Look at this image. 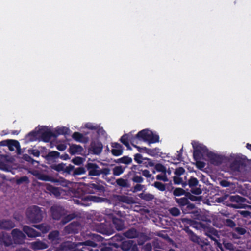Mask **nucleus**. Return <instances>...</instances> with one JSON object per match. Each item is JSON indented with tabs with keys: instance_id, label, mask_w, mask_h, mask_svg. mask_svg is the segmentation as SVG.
<instances>
[{
	"instance_id": "nucleus-20",
	"label": "nucleus",
	"mask_w": 251,
	"mask_h": 251,
	"mask_svg": "<svg viewBox=\"0 0 251 251\" xmlns=\"http://www.w3.org/2000/svg\"><path fill=\"white\" fill-rule=\"evenodd\" d=\"M116 200L119 202L125 203L127 204H132L135 203L134 199L131 197L123 195L116 196Z\"/></svg>"
},
{
	"instance_id": "nucleus-33",
	"label": "nucleus",
	"mask_w": 251,
	"mask_h": 251,
	"mask_svg": "<svg viewBox=\"0 0 251 251\" xmlns=\"http://www.w3.org/2000/svg\"><path fill=\"white\" fill-rule=\"evenodd\" d=\"M33 226L40 230L44 234L48 232L50 229V226L45 223L39 225H34Z\"/></svg>"
},
{
	"instance_id": "nucleus-21",
	"label": "nucleus",
	"mask_w": 251,
	"mask_h": 251,
	"mask_svg": "<svg viewBox=\"0 0 251 251\" xmlns=\"http://www.w3.org/2000/svg\"><path fill=\"white\" fill-rule=\"evenodd\" d=\"M0 243L6 247H8L12 244L11 236L7 233L2 232L0 235Z\"/></svg>"
},
{
	"instance_id": "nucleus-43",
	"label": "nucleus",
	"mask_w": 251,
	"mask_h": 251,
	"mask_svg": "<svg viewBox=\"0 0 251 251\" xmlns=\"http://www.w3.org/2000/svg\"><path fill=\"white\" fill-rule=\"evenodd\" d=\"M152 186L160 191H164L166 190V184L159 181H155Z\"/></svg>"
},
{
	"instance_id": "nucleus-44",
	"label": "nucleus",
	"mask_w": 251,
	"mask_h": 251,
	"mask_svg": "<svg viewBox=\"0 0 251 251\" xmlns=\"http://www.w3.org/2000/svg\"><path fill=\"white\" fill-rule=\"evenodd\" d=\"M223 222L226 226L230 228H234L236 226L235 222L230 219H224Z\"/></svg>"
},
{
	"instance_id": "nucleus-6",
	"label": "nucleus",
	"mask_w": 251,
	"mask_h": 251,
	"mask_svg": "<svg viewBox=\"0 0 251 251\" xmlns=\"http://www.w3.org/2000/svg\"><path fill=\"white\" fill-rule=\"evenodd\" d=\"M192 145L194 148L193 158L195 161L200 160L203 157V153L205 154L208 151V149L205 146L199 143L198 142L193 141Z\"/></svg>"
},
{
	"instance_id": "nucleus-59",
	"label": "nucleus",
	"mask_w": 251,
	"mask_h": 251,
	"mask_svg": "<svg viewBox=\"0 0 251 251\" xmlns=\"http://www.w3.org/2000/svg\"><path fill=\"white\" fill-rule=\"evenodd\" d=\"M28 152L30 154H32L35 157H39L40 155V151L37 149H29Z\"/></svg>"
},
{
	"instance_id": "nucleus-18",
	"label": "nucleus",
	"mask_w": 251,
	"mask_h": 251,
	"mask_svg": "<svg viewBox=\"0 0 251 251\" xmlns=\"http://www.w3.org/2000/svg\"><path fill=\"white\" fill-rule=\"evenodd\" d=\"M103 149L102 144L99 141H93L90 147V152L95 155H99L101 153Z\"/></svg>"
},
{
	"instance_id": "nucleus-22",
	"label": "nucleus",
	"mask_w": 251,
	"mask_h": 251,
	"mask_svg": "<svg viewBox=\"0 0 251 251\" xmlns=\"http://www.w3.org/2000/svg\"><path fill=\"white\" fill-rule=\"evenodd\" d=\"M23 231L29 237H36L41 236V233L37 231L34 229L29 227L28 226H25L23 228Z\"/></svg>"
},
{
	"instance_id": "nucleus-8",
	"label": "nucleus",
	"mask_w": 251,
	"mask_h": 251,
	"mask_svg": "<svg viewBox=\"0 0 251 251\" xmlns=\"http://www.w3.org/2000/svg\"><path fill=\"white\" fill-rule=\"evenodd\" d=\"M226 198H228V200L230 201L233 202H236V204H231V207L234 208H240V206L239 205L241 204L242 203H244L246 201V199L244 197L239 195H231V196H225L224 197H221L218 198L219 202H224Z\"/></svg>"
},
{
	"instance_id": "nucleus-56",
	"label": "nucleus",
	"mask_w": 251,
	"mask_h": 251,
	"mask_svg": "<svg viewBox=\"0 0 251 251\" xmlns=\"http://www.w3.org/2000/svg\"><path fill=\"white\" fill-rule=\"evenodd\" d=\"M144 160L146 161H145L144 163V164L145 165L146 167H153L154 166V163L151 159L148 158H144Z\"/></svg>"
},
{
	"instance_id": "nucleus-42",
	"label": "nucleus",
	"mask_w": 251,
	"mask_h": 251,
	"mask_svg": "<svg viewBox=\"0 0 251 251\" xmlns=\"http://www.w3.org/2000/svg\"><path fill=\"white\" fill-rule=\"evenodd\" d=\"M70 129L69 128L66 127H61L58 128L56 130V133L58 135H69L70 133Z\"/></svg>"
},
{
	"instance_id": "nucleus-10",
	"label": "nucleus",
	"mask_w": 251,
	"mask_h": 251,
	"mask_svg": "<svg viewBox=\"0 0 251 251\" xmlns=\"http://www.w3.org/2000/svg\"><path fill=\"white\" fill-rule=\"evenodd\" d=\"M234 160L230 164V168L233 171L240 172L241 169L246 166L244 158L239 155H235Z\"/></svg>"
},
{
	"instance_id": "nucleus-50",
	"label": "nucleus",
	"mask_w": 251,
	"mask_h": 251,
	"mask_svg": "<svg viewBox=\"0 0 251 251\" xmlns=\"http://www.w3.org/2000/svg\"><path fill=\"white\" fill-rule=\"evenodd\" d=\"M170 214L173 216H178L180 214V210L177 207H172L169 209Z\"/></svg>"
},
{
	"instance_id": "nucleus-35",
	"label": "nucleus",
	"mask_w": 251,
	"mask_h": 251,
	"mask_svg": "<svg viewBox=\"0 0 251 251\" xmlns=\"http://www.w3.org/2000/svg\"><path fill=\"white\" fill-rule=\"evenodd\" d=\"M221 244L225 251V249H226L229 251H235V247L234 245L232 243L227 241L226 240L223 239Z\"/></svg>"
},
{
	"instance_id": "nucleus-54",
	"label": "nucleus",
	"mask_w": 251,
	"mask_h": 251,
	"mask_svg": "<svg viewBox=\"0 0 251 251\" xmlns=\"http://www.w3.org/2000/svg\"><path fill=\"white\" fill-rule=\"evenodd\" d=\"M111 153L115 156H119L121 155L123 153V149H112L111 151Z\"/></svg>"
},
{
	"instance_id": "nucleus-12",
	"label": "nucleus",
	"mask_w": 251,
	"mask_h": 251,
	"mask_svg": "<svg viewBox=\"0 0 251 251\" xmlns=\"http://www.w3.org/2000/svg\"><path fill=\"white\" fill-rule=\"evenodd\" d=\"M105 190L104 186L99 183L87 184V191L89 194L102 193Z\"/></svg>"
},
{
	"instance_id": "nucleus-53",
	"label": "nucleus",
	"mask_w": 251,
	"mask_h": 251,
	"mask_svg": "<svg viewBox=\"0 0 251 251\" xmlns=\"http://www.w3.org/2000/svg\"><path fill=\"white\" fill-rule=\"evenodd\" d=\"M84 159L81 157H75L72 160V162L76 165H80L83 162Z\"/></svg>"
},
{
	"instance_id": "nucleus-9",
	"label": "nucleus",
	"mask_w": 251,
	"mask_h": 251,
	"mask_svg": "<svg viewBox=\"0 0 251 251\" xmlns=\"http://www.w3.org/2000/svg\"><path fill=\"white\" fill-rule=\"evenodd\" d=\"M50 215L53 219L59 220L67 213L64 207L58 204H54L50 208Z\"/></svg>"
},
{
	"instance_id": "nucleus-32",
	"label": "nucleus",
	"mask_w": 251,
	"mask_h": 251,
	"mask_svg": "<svg viewBox=\"0 0 251 251\" xmlns=\"http://www.w3.org/2000/svg\"><path fill=\"white\" fill-rule=\"evenodd\" d=\"M60 153L57 151H51L48 152V153L45 156V158L48 161H52L54 159H57L59 158Z\"/></svg>"
},
{
	"instance_id": "nucleus-13",
	"label": "nucleus",
	"mask_w": 251,
	"mask_h": 251,
	"mask_svg": "<svg viewBox=\"0 0 251 251\" xmlns=\"http://www.w3.org/2000/svg\"><path fill=\"white\" fill-rule=\"evenodd\" d=\"M206 156L209 158L210 162L215 165L221 164L224 160L223 156L215 154L209 150L206 153Z\"/></svg>"
},
{
	"instance_id": "nucleus-47",
	"label": "nucleus",
	"mask_w": 251,
	"mask_h": 251,
	"mask_svg": "<svg viewBox=\"0 0 251 251\" xmlns=\"http://www.w3.org/2000/svg\"><path fill=\"white\" fill-rule=\"evenodd\" d=\"M198 183L199 181L197 178L193 176L190 177L188 182V184L190 188L197 186Z\"/></svg>"
},
{
	"instance_id": "nucleus-55",
	"label": "nucleus",
	"mask_w": 251,
	"mask_h": 251,
	"mask_svg": "<svg viewBox=\"0 0 251 251\" xmlns=\"http://www.w3.org/2000/svg\"><path fill=\"white\" fill-rule=\"evenodd\" d=\"M85 126L86 128L90 130H95L99 127V125L94 124L91 123H87L85 124Z\"/></svg>"
},
{
	"instance_id": "nucleus-40",
	"label": "nucleus",
	"mask_w": 251,
	"mask_h": 251,
	"mask_svg": "<svg viewBox=\"0 0 251 251\" xmlns=\"http://www.w3.org/2000/svg\"><path fill=\"white\" fill-rule=\"evenodd\" d=\"M126 167H123L122 166H115L113 169V174L115 176H119L123 174L126 169Z\"/></svg>"
},
{
	"instance_id": "nucleus-36",
	"label": "nucleus",
	"mask_w": 251,
	"mask_h": 251,
	"mask_svg": "<svg viewBox=\"0 0 251 251\" xmlns=\"http://www.w3.org/2000/svg\"><path fill=\"white\" fill-rule=\"evenodd\" d=\"M139 198L145 201H151L154 199V196L151 194L143 192L138 195Z\"/></svg>"
},
{
	"instance_id": "nucleus-28",
	"label": "nucleus",
	"mask_w": 251,
	"mask_h": 251,
	"mask_svg": "<svg viewBox=\"0 0 251 251\" xmlns=\"http://www.w3.org/2000/svg\"><path fill=\"white\" fill-rule=\"evenodd\" d=\"M134 147L137 148L138 151L140 152H146L148 154L152 156H154L156 155V149H149L145 147H140L137 145L134 146Z\"/></svg>"
},
{
	"instance_id": "nucleus-14",
	"label": "nucleus",
	"mask_w": 251,
	"mask_h": 251,
	"mask_svg": "<svg viewBox=\"0 0 251 251\" xmlns=\"http://www.w3.org/2000/svg\"><path fill=\"white\" fill-rule=\"evenodd\" d=\"M11 234L15 244H22L26 238V236L17 228L13 229Z\"/></svg>"
},
{
	"instance_id": "nucleus-63",
	"label": "nucleus",
	"mask_w": 251,
	"mask_h": 251,
	"mask_svg": "<svg viewBox=\"0 0 251 251\" xmlns=\"http://www.w3.org/2000/svg\"><path fill=\"white\" fill-rule=\"evenodd\" d=\"M97 134L99 136H102L105 137L106 135V133L105 131L103 129L102 127H100V125H99V127L96 130Z\"/></svg>"
},
{
	"instance_id": "nucleus-29",
	"label": "nucleus",
	"mask_w": 251,
	"mask_h": 251,
	"mask_svg": "<svg viewBox=\"0 0 251 251\" xmlns=\"http://www.w3.org/2000/svg\"><path fill=\"white\" fill-rule=\"evenodd\" d=\"M83 151V148L80 145L72 144L70 146L69 152L71 155H75L77 153H80Z\"/></svg>"
},
{
	"instance_id": "nucleus-15",
	"label": "nucleus",
	"mask_w": 251,
	"mask_h": 251,
	"mask_svg": "<svg viewBox=\"0 0 251 251\" xmlns=\"http://www.w3.org/2000/svg\"><path fill=\"white\" fill-rule=\"evenodd\" d=\"M41 131L39 133L42 140L45 142H48L52 137H56L53 132L47 129L45 127L39 129Z\"/></svg>"
},
{
	"instance_id": "nucleus-58",
	"label": "nucleus",
	"mask_w": 251,
	"mask_h": 251,
	"mask_svg": "<svg viewBox=\"0 0 251 251\" xmlns=\"http://www.w3.org/2000/svg\"><path fill=\"white\" fill-rule=\"evenodd\" d=\"M234 230L240 235H244L247 231L245 228L242 227H235Z\"/></svg>"
},
{
	"instance_id": "nucleus-5",
	"label": "nucleus",
	"mask_w": 251,
	"mask_h": 251,
	"mask_svg": "<svg viewBox=\"0 0 251 251\" xmlns=\"http://www.w3.org/2000/svg\"><path fill=\"white\" fill-rule=\"evenodd\" d=\"M175 201L184 214L193 213V210L195 208V205L191 203L187 198H175Z\"/></svg>"
},
{
	"instance_id": "nucleus-19",
	"label": "nucleus",
	"mask_w": 251,
	"mask_h": 251,
	"mask_svg": "<svg viewBox=\"0 0 251 251\" xmlns=\"http://www.w3.org/2000/svg\"><path fill=\"white\" fill-rule=\"evenodd\" d=\"M207 235L210 239L214 241V244L218 251H226L224 250V248L223 247L221 243H220L216 238V237H218V232L216 230H213L212 232H210Z\"/></svg>"
},
{
	"instance_id": "nucleus-24",
	"label": "nucleus",
	"mask_w": 251,
	"mask_h": 251,
	"mask_svg": "<svg viewBox=\"0 0 251 251\" xmlns=\"http://www.w3.org/2000/svg\"><path fill=\"white\" fill-rule=\"evenodd\" d=\"M183 230L188 234L189 239L193 242L199 243L201 239L196 234H195L189 227L188 226H185Z\"/></svg>"
},
{
	"instance_id": "nucleus-64",
	"label": "nucleus",
	"mask_w": 251,
	"mask_h": 251,
	"mask_svg": "<svg viewBox=\"0 0 251 251\" xmlns=\"http://www.w3.org/2000/svg\"><path fill=\"white\" fill-rule=\"evenodd\" d=\"M145 188V186L139 183L137 184L133 188V192H136L143 190Z\"/></svg>"
},
{
	"instance_id": "nucleus-46",
	"label": "nucleus",
	"mask_w": 251,
	"mask_h": 251,
	"mask_svg": "<svg viewBox=\"0 0 251 251\" xmlns=\"http://www.w3.org/2000/svg\"><path fill=\"white\" fill-rule=\"evenodd\" d=\"M131 169L133 173V174L141 175L142 174V171H143L142 167L140 165H133L131 167Z\"/></svg>"
},
{
	"instance_id": "nucleus-62",
	"label": "nucleus",
	"mask_w": 251,
	"mask_h": 251,
	"mask_svg": "<svg viewBox=\"0 0 251 251\" xmlns=\"http://www.w3.org/2000/svg\"><path fill=\"white\" fill-rule=\"evenodd\" d=\"M185 172V169L181 167L177 168L175 171V174L177 176H180Z\"/></svg>"
},
{
	"instance_id": "nucleus-7",
	"label": "nucleus",
	"mask_w": 251,
	"mask_h": 251,
	"mask_svg": "<svg viewBox=\"0 0 251 251\" xmlns=\"http://www.w3.org/2000/svg\"><path fill=\"white\" fill-rule=\"evenodd\" d=\"M103 198L92 195H83L78 199H74L75 203L84 206L90 205V202L91 201L101 202L103 201Z\"/></svg>"
},
{
	"instance_id": "nucleus-27",
	"label": "nucleus",
	"mask_w": 251,
	"mask_h": 251,
	"mask_svg": "<svg viewBox=\"0 0 251 251\" xmlns=\"http://www.w3.org/2000/svg\"><path fill=\"white\" fill-rule=\"evenodd\" d=\"M113 224L117 230H122L124 228V221L115 216L112 217Z\"/></svg>"
},
{
	"instance_id": "nucleus-31",
	"label": "nucleus",
	"mask_w": 251,
	"mask_h": 251,
	"mask_svg": "<svg viewBox=\"0 0 251 251\" xmlns=\"http://www.w3.org/2000/svg\"><path fill=\"white\" fill-rule=\"evenodd\" d=\"M8 147L10 151H14L15 149L20 150V145L19 142L15 140L10 139L8 142Z\"/></svg>"
},
{
	"instance_id": "nucleus-34",
	"label": "nucleus",
	"mask_w": 251,
	"mask_h": 251,
	"mask_svg": "<svg viewBox=\"0 0 251 251\" xmlns=\"http://www.w3.org/2000/svg\"><path fill=\"white\" fill-rule=\"evenodd\" d=\"M41 131H32L30 132L28 134L26 135V139L28 141H34L36 140L38 138V136L39 135V133Z\"/></svg>"
},
{
	"instance_id": "nucleus-26",
	"label": "nucleus",
	"mask_w": 251,
	"mask_h": 251,
	"mask_svg": "<svg viewBox=\"0 0 251 251\" xmlns=\"http://www.w3.org/2000/svg\"><path fill=\"white\" fill-rule=\"evenodd\" d=\"M48 247V245L41 241L38 240L30 243V248L33 250L46 249Z\"/></svg>"
},
{
	"instance_id": "nucleus-25",
	"label": "nucleus",
	"mask_w": 251,
	"mask_h": 251,
	"mask_svg": "<svg viewBox=\"0 0 251 251\" xmlns=\"http://www.w3.org/2000/svg\"><path fill=\"white\" fill-rule=\"evenodd\" d=\"M34 175L39 180L51 181L52 182H58V180L56 178H54L47 175H45L41 173L37 172L34 174Z\"/></svg>"
},
{
	"instance_id": "nucleus-57",
	"label": "nucleus",
	"mask_w": 251,
	"mask_h": 251,
	"mask_svg": "<svg viewBox=\"0 0 251 251\" xmlns=\"http://www.w3.org/2000/svg\"><path fill=\"white\" fill-rule=\"evenodd\" d=\"M23 158L26 161L31 163L32 164H34V162L38 163V161H35L30 155L27 154H24L23 155Z\"/></svg>"
},
{
	"instance_id": "nucleus-23",
	"label": "nucleus",
	"mask_w": 251,
	"mask_h": 251,
	"mask_svg": "<svg viewBox=\"0 0 251 251\" xmlns=\"http://www.w3.org/2000/svg\"><path fill=\"white\" fill-rule=\"evenodd\" d=\"M15 225L11 220H0V229L5 230H10L14 228Z\"/></svg>"
},
{
	"instance_id": "nucleus-61",
	"label": "nucleus",
	"mask_w": 251,
	"mask_h": 251,
	"mask_svg": "<svg viewBox=\"0 0 251 251\" xmlns=\"http://www.w3.org/2000/svg\"><path fill=\"white\" fill-rule=\"evenodd\" d=\"M156 178L157 180H162L164 182H167L168 180V179L166 174H164L163 175H157L156 176Z\"/></svg>"
},
{
	"instance_id": "nucleus-48",
	"label": "nucleus",
	"mask_w": 251,
	"mask_h": 251,
	"mask_svg": "<svg viewBox=\"0 0 251 251\" xmlns=\"http://www.w3.org/2000/svg\"><path fill=\"white\" fill-rule=\"evenodd\" d=\"M155 169L157 172H162L163 174H166V167L160 163H157L156 164H154Z\"/></svg>"
},
{
	"instance_id": "nucleus-38",
	"label": "nucleus",
	"mask_w": 251,
	"mask_h": 251,
	"mask_svg": "<svg viewBox=\"0 0 251 251\" xmlns=\"http://www.w3.org/2000/svg\"><path fill=\"white\" fill-rule=\"evenodd\" d=\"M116 183L117 185L123 188H129L130 187V185L129 184L128 180L122 178L116 179Z\"/></svg>"
},
{
	"instance_id": "nucleus-45",
	"label": "nucleus",
	"mask_w": 251,
	"mask_h": 251,
	"mask_svg": "<svg viewBox=\"0 0 251 251\" xmlns=\"http://www.w3.org/2000/svg\"><path fill=\"white\" fill-rule=\"evenodd\" d=\"M72 137L75 140L79 142H82L84 137L83 134L78 132H75Z\"/></svg>"
},
{
	"instance_id": "nucleus-51",
	"label": "nucleus",
	"mask_w": 251,
	"mask_h": 251,
	"mask_svg": "<svg viewBox=\"0 0 251 251\" xmlns=\"http://www.w3.org/2000/svg\"><path fill=\"white\" fill-rule=\"evenodd\" d=\"M185 193V191L181 188H176L173 191V195L175 196H180Z\"/></svg>"
},
{
	"instance_id": "nucleus-30",
	"label": "nucleus",
	"mask_w": 251,
	"mask_h": 251,
	"mask_svg": "<svg viewBox=\"0 0 251 251\" xmlns=\"http://www.w3.org/2000/svg\"><path fill=\"white\" fill-rule=\"evenodd\" d=\"M125 237L128 238H135L138 237L139 232L134 228H132L124 233Z\"/></svg>"
},
{
	"instance_id": "nucleus-41",
	"label": "nucleus",
	"mask_w": 251,
	"mask_h": 251,
	"mask_svg": "<svg viewBox=\"0 0 251 251\" xmlns=\"http://www.w3.org/2000/svg\"><path fill=\"white\" fill-rule=\"evenodd\" d=\"M59 236V232L58 230H53L49 234L48 238L50 240L54 241L58 239Z\"/></svg>"
},
{
	"instance_id": "nucleus-37",
	"label": "nucleus",
	"mask_w": 251,
	"mask_h": 251,
	"mask_svg": "<svg viewBox=\"0 0 251 251\" xmlns=\"http://www.w3.org/2000/svg\"><path fill=\"white\" fill-rule=\"evenodd\" d=\"M132 159L128 156H124L123 157L117 159L115 160V162L117 163H122L126 165H128L132 163Z\"/></svg>"
},
{
	"instance_id": "nucleus-3",
	"label": "nucleus",
	"mask_w": 251,
	"mask_h": 251,
	"mask_svg": "<svg viewBox=\"0 0 251 251\" xmlns=\"http://www.w3.org/2000/svg\"><path fill=\"white\" fill-rule=\"evenodd\" d=\"M26 218L32 223L40 222L43 218V212L40 207L36 205L29 207L26 211Z\"/></svg>"
},
{
	"instance_id": "nucleus-17",
	"label": "nucleus",
	"mask_w": 251,
	"mask_h": 251,
	"mask_svg": "<svg viewBox=\"0 0 251 251\" xmlns=\"http://www.w3.org/2000/svg\"><path fill=\"white\" fill-rule=\"evenodd\" d=\"M80 223L78 222H73L67 225L64 229L66 234L77 233L79 230Z\"/></svg>"
},
{
	"instance_id": "nucleus-49",
	"label": "nucleus",
	"mask_w": 251,
	"mask_h": 251,
	"mask_svg": "<svg viewBox=\"0 0 251 251\" xmlns=\"http://www.w3.org/2000/svg\"><path fill=\"white\" fill-rule=\"evenodd\" d=\"M131 180L133 182L137 183H141L144 181V178L141 176L136 174H133Z\"/></svg>"
},
{
	"instance_id": "nucleus-1",
	"label": "nucleus",
	"mask_w": 251,
	"mask_h": 251,
	"mask_svg": "<svg viewBox=\"0 0 251 251\" xmlns=\"http://www.w3.org/2000/svg\"><path fill=\"white\" fill-rule=\"evenodd\" d=\"M50 168L65 176L72 175L75 176H76L85 174L86 172L85 167H80L75 168V167L71 164H69L67 166L66 163L63 162L59 164H52L50 165Z\"/></svg>"
},
{
	"instance_id": "nucleus-4",
	"label": "nucleus",
	"mask_w": 251,
	"mask_h": 251,
	"mask_svg": "<svg viewBox=\"0 0 251 251\" xmlns=\"http://www.w3.org/2000/svg\"><path fill=\"white\" fill-rule=\"evenodd\" d=\"M136 138L139 140L147 142L149 144L157 143L159 141V136L157 134H153L151 130L148 129H143L138 132L136 135Z\"/></svg>"
},
{
	"instance_id": "nucleus-60",
	"label": "nucleus",
	"mask_w": 251,
	"mask_h": 251,
	"mask_svg": "<svg viewBox=\"0 0 251 251\" xmlns=\"http://www.w3.org/2000/svg\"><path fill=\"white\" fill-rule=\"evenodd\" d=\"M134 160L138 164H141L143 162L144 158L142 155L140 153H136L134 155Z\"/></svg>"
},
{
	"instance_id": "nucleus-52",
	"label": "nucleus",
	"mask_w": 251,
	"mask_h": 251,
	"mask_svg": "<svg viewBox=\"0 0 251 251\" xmlns=\"http://www.w3.org/2000/svg\"><path fill=\"white\" fill-rule=\"evenodd\" d=\"M181 221L184 224V227L188 225L192 226L194 224V220L185 218H181Z\"/></svg>"
},
{
	"instance_id": "nucleus-2",
	"label": "nucleus",
	"mask_w": 251,
	"mask_h": 251,
	"mask_svg": "<svg viewBox=\"0 0 251 251\" xmlns=\"http://www.w3.org/2000/svg\"><path fill=\"white\" fill-rule=\"evenodd\" d=\"M86 172L89 176H98L102 174L107 176L110 174V169L108 168H100L96 163L88 161L85 164Z\"/></svg>"
},
{
	"instance_id": "nucleus-39",
	"label": "nucleus",
	"mask_w": 251,
	"mask_h": 251,
	"mask_svg": "<svg viewBox=\"0 0 251 251\" xmlns=\"http://www.w3.org/2000/svg\"><path fill=\"white\" fill-rule=\"evenodd\" d=\"M47 189L51 194H53L55 197L60 196L61 193L58 188L49 185L47 186Z\"/></svg>"
},
{
	"instance_id": "nucleus-16",
	"label": "nucleus",
	"mask_w": 251,
	"mask_h": 251,
	"mask_svg": "<svg viewBox=\"0 0 251 251\" xmlns=\"http://www.w3.org/2000/svg\"><path fill=\"white\" fill-rule=\"evenodd\" d=\"M122 250L125 251H136L138 250V248L135 243L132 240H126L122 242L120 245Z\"/></svg>"
},
{
	"instance_id": "nucleus-11",
	"label": "nucleus",
	"mask_w": 251,
	"mask_h": 251,
	"mask_svg": "<svg viewBox=\"0 0 251 251\" xmlns=\"http://www.w3.org/2000/svg\"><path fill=\"white\" fill-rule=\"evenodd\" d=\"M136 136L133 137L131 134H125L120 139V142L124 144L128 150H131L129 142H130L131 145L134 147L136 146L134 143H137L136 141Z\"/></svg>"
}]
</instances>
